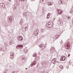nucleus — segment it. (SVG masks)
I'll list each match as a JSON object with an SVG mask.
<instances>
[{"label": "nucleus", "instance_id": "nucleus-1", "mask_svg": "<svg viewBox=\"0 0 73 73\" xmlns=\"http://www.w3.org/2000/svg\"><path fill=\"white\" fill-rule=\"evenodd\" d=\"M52 23L51 21L49 22L48 23H46L47 27H48V28H51V27H52Z\"/></svg>", "mask_w": 73, "mask_h": 73}, {"label": "nucleus", "instance_id": "nucleus-2", "mask_svg": "<svg viewBox=\"0 0 73 73\" xmlns=\"http://www.w3.org/2000/svg\"><path fill=\"white\" fill-rule=\"evenodd\" d=\"M13 17L12 16H10L8 17L7 20L9 23H11L12 21V19Z\"/></svg>", "mask_w": 73, "mask_h": 73}, {"label": "nucleus", "instance_id": "nucleus-3", "mask_svg": "<svg viewBox=\"0 0 73 73\" xmlns=\"http://www.w3.org/2000/svg\"><path fill=\"white\" fill-rule=\"evenodd\" d=\"M23 46L22 45H19L17 46V49H19V48H20V49H22V48H23Z\"/></svg>", "mask_w": 73, "mask_h": 73}, {"label": "nucleus", "instance_id": "nucleus-4", "mask_svg": "<svg viewBox=\"0 0 73 73\" xmlns=\"http://www.w3.org/2000/svg\"><path fill=\"white\" fill-rule=\"evenodd\" d=\"M57 11L58 12V14H59V15H60V14H61V13H62V10H61L60 9H57Z\"/></svg>", "mask_w": 73, "mask_h": 73}, {"label": "nucleus", "instance_id": "nucleus-5", "mask_svg": "<svg viewBox=\"0 0 73 73\" xmlns=\"http://www.w3.org/2000/svg\"><path fill=\"white\" fill-rule=\"evenodd\" d=\"M10 57L11 58L13 59V57H14V53L13 52H11L10 54Z\"/></svg>", "mask_w": 73, "mask_h": 73}, {"label": "nucleus", "instance_id": "nucleus-6", "mask_svg": "<svg viewBox=\"0 0 73 73\" xmlns=\"http://www.w3.org/2000/svg\"><path fill=\"white\" fill-rule=\"evenodd\" d=\"M46 0H40V2L42 4H44L45 3H46Z\"/></svg>", "mask_w": 73, "mask_h": 73}, {"label": "nucleus", "instance_id": "nucleus-7", "mask_svg": "<svg viewBox=\"0 0 73 73\" xmlns=\"http://www.w3.org/2000/svg\"><path fill=\"white\" fill-rule=\"evenodd\" d=\"M66 59V57L65 56H63L61 58V61H65Z\"/></svg>", "mask_w": 73, "mask_h": 73}, {"label": "nucleus", "instance_id": "nucleus-8", "mask_svg": "<svg viewBox=\"0 0 73 73\" xmlns=\"http://www.w3.org/2000/svg\"><path fill=\"white\" fill-rule=\"evenodd\" d=\"M56 58H54L52 61V63H53V64H56Z\"/></svg>", "mask_w": 73, "mask_h": 73}, {"label": "nucleus", "instance_id": "nucleus-9", "mask_svg": "<svg viewBox=\"0 0 73 73\" xmlns=\"http://www.w3.org/2000/svg\"><path fill=\"white\" fill-rule=\"evenodd\" d=\"M50 13H48L47 15V17H46V19H49V17H50Z\"/></svg>", "mask_w": 73, "mask_h": 73}, {"label": "nucleus", "instance_id": "nucleus-10", "mask_svg": "<svg viewBox=\"0 0 73 73\" xmlns=\"http://www.w3.org/2000/svg\"><path fill=\"white\" fill-rule=\"evenodd\" d=\"M23 38L22 37V36H19V39L18 40L19 41H22L23 40Z\"/></svg>", "mask_w": 73, "mask_h": 73}, {"label": "nucleus", "instance_id": "nucleus-11", "mask_svg": "<svg viewBox=\"0 0 73 73\" xmlns=\"http://www.w3.org/2000/svg\"><path fill=\"white\" fill-rule=\"evenodd\" d=\"M64 46H66V47H69V43L68 42L66 44H65Z\"/></svg>", "mask_w": 73, "mask_h": 73}, {"label": "nucleus", "instance_id": "nucleus-12", "mask_svg": "<svg viewBox=\"0 0 73 73\" xmlns=\"http://www.w3.org/2000/svg\"><path fill=\"white\" fill-rule=\"evenodd\" d=\"M10 44L12 45L13 43V42L12 41V40H11L9 42Z\"/></svg>", "mask_w": 73, "mask_h": 73}, {"label": "nucleus", "instance_id": "nucleus-13", "mask_svg": "<svg viewBox=\"0 0 73 73\" xmlns=\"http://www.w3.org/2000/svg\"><path fill=\"white\" fill-rule=\"evenodd\" d=\"M8 44L7 43H5V46H8Z\"/></svg>", "mask_w": 73, "mask_h": 73}, {"label": "nucleus", "instance_id": "nucleus-14", "mask_svg": "<svg viewBox=\"0 0 73 73\" xmlns=\"http://www.w3.org/2000/svg\"><path fill=\"white\" fill-rule=\"evenodd\" d=\"M59 68H61V69H63V68H64V67H63V66H62V65H60L59 66Z\"/></svg>", "mask_w": 73, "mask_h": 73}, {"label": "nucleus", "instance_id": "nucleus-15", "mask_svg": "<svg viewBox=\"0 0 73 73\" xmlns=\"http://www.w3.org/2000/svg\"><path fill=\"white\" fill-rule=\"evenodd\" d=\"M44 29H41V32L42 33H43L44 32Z\"/></svg>", "mask_w": 73, "mask_h": 73}, {"label": "nucleus", "instance_id": "nucleus-16", "mask_svg": "<svg viewBox=\"0 0 73 73\" xmlns=\"http://www.w3.org/2000/svg\"><path fill=\"white\" fill-rule=\"evenodd\" d=\"M20 1H27V0H19Z\"/></svg>", "mask_w": 73, "mask_h": 73}, {"label": "nucleus", "instance_id": "nucleus-17", "mask_svg": "<svg viewBox=\"0 0 73 73\" xmlns=\"http://www.w3.org/2000/svg\"><path fill=\"white\" fill-rule=\"evenodd\" d=\"M33 57H36V56H37V55L35 53H34V55H33Z\"/></svg>", "mask_w": 73, "mask_h": 73}, {"label": "nucleus", "instance_id": "nucleus-18", "mask_svg": "<svg viewBox=\"0 0 73 73\" xmlns=\"http://www.w3.org/2000/svg\"><path fill=\"white\" fill-rule=\"evenodd\" d=\"M53 4V3H52V2H50L49 3V5H52V4Z\"/></svg>", "mask_w": 73, "mask_h": 73}, {"label": "nucleus", "instance_id": "nucleus-19", "mask_svg": "<svg viewBox=\"0 0 73 73\" xmlns=\"http://www.w3.org/2000/svg\"><path fill=\"white\" fill-rule=\"evenodd\" d=\"M23 15L24 16H27V13L26 12H25L24 13Z\"/></svg>", "mask_w": 73, "mask_h": 73}, {"label": "nucleus", "instance_id": "nucleus-20", "mask_svg": "<svg viewBox=\"0 0 73 73\" xmlns=\"http://www.w3.org/2000/svg\"><path fill=\"white\" fill-rule=\"evenodd\" d=\"M59 3L60 4H62V2L60 0L59 1Z\"/></svg>", "mask_w": 73, "mask_h": 73}, {"label": "nucleus", "instance_id": "nucleus-21", "mask_svg": "<svg viewBox=\"0 0 73 73\" xmlns=\"http://www.w3.org/2000/svg\"><path fill=\"white\" fill-rule=\"evenodd\" d=\"M23 51H24V53H26V52H27V50L25 49L23 50Z\"/></svg>", "mask_w": 73, "mask_h": 73}, {"label": "nucleus", "instance_id": "nucleus-22", "mask_svg": "<svg viewBox=\"0 0 73 73\" xmlns=\"http://www.w3.org/2000/svg\"><path fill=\"white\" fill-rule=\"evenodd\" d=\"M22 52V49L21 48L19 50V53H21Z\"/></svg>", "mask_w": 73, "mask_h": 73}, {"label": "nucleus", "instance_id": "nucleus-23", "mask_svg": "<svg viewBox=\"0 0 73 73\" xmlns=\"http://www.w3.org/2000/svg\"><path fill=\"white\" fill-rule=\"evenodd\" d=\"M25 56H22V60H25Z\"/></svg>", "mask_w": 73, "mask_h": 73}, {"label": "nucleus", "instance_id": "nucleus-24", "mask_svg": "<svg viewBox=\"0 0 73 73\" xmlns=\"http://www.w3.org/2000/svg\"><path fill=\"white\" fill-rule=\"evenodd\" d=\"M0 5H2V6H1L2 7H3V5H4V4H3V3H1L0 4Z\"/></svg>", "mask_w": 73, "mask_h": 73}, {"label": "nucleus", "instance_id": "nucleus-25", "mask_svg": "<svg viewBox=\"0 0 73 73\" xmlns=\"http://www.w3.org/2000/svg\"><path fill=\"white\" fill-rule=\"evenodd\" d=\"M39 47H40V48H42V45H40V46H39Z\"/></svg>", "mask_w": 73, "mask_h": 73}, {"label": "nucleus", "instance_id": "nucleus-26", "mask_svg": "<svg viewBox=\"0 0 73 73\" xmlns=\"http://www.w3.org/2000/svg\"><path fill=\"white\" fill-rule=\"evenodd\" d=\"M61 0V1L63 3V1H64V0Z\"/></svg>", "mask_w": 73, "mask_h": 73}, {"label": "nucleus", "instance_id": "nucleus-27", "mask_svg": "<svg viewBox=\"0 0 73 73\" xmlns=\"http://www.w3.org/2000/svg\"><path fill=\"white\" fill-rule=\"evenodd\" d=\"M21 22H22V21L23 22V19H21Z\"/></svg>", "mask_w": 73, "mask_h": 73}, {"label": "nucleus", "instance_id": "nucleus-28", "mask_svg": "<svg viewBox=\"0 0 73 73\" xmlns=\"http://www.w3.org/2000/svg\"><path fill=\"white\" fill-rule=\"evenodd\" d=\"M20 24L21 25V24H22V23H21V22H20Z\"/></svg>", "mask_w": 73, "mask_h": 73}, {"label": "nucleus", "instance_id": "nucleus-29", "mask_svg": "<svg viewBox=\"0 0 73 73\" xmlns=\"http://www.w3.org/2000/svg\"><path fill=\"white\" fill-rule=\"evenodd\" d=\"M33 65H35V64L33 63Z\"/></svg>", "mask_w": 73, "mask_h": 73}, {"label": "nucleus", "instance_id": "nucleus-30", "mask_svg": "<svg viewBox=\"0 0 73 73\" xmlns=\"http://www.w3.org/2000/svg\"><path fill=\"white\" fill-rule=\"evenodd\" d=\"M42 45V47H43L44 46V45L43 44H41Z\"/></svg>", "mask_w": 73, "mask_h": 73}, {"label": "nucleus", "instance_id": "nucleus-31", "mask_svg": "<svg viewBox=\"0 0 73 73\" xmlns=\"http://www.w3.org/2000/svg\"><path fill=\"white\" fill-rule=\"evenodd\" d=\"M37 32V30H36V31H35L34 32V33H35V32Z\"/></svg>", "mask_w": 73, "mask_h": 73}, {"label": "nucleus", "instance_id": "nucleus-32", "mask_svg": "<svg viewBox=\"0 0 73 73\" xmlns=\"http://www.w3.org/2000/svg\"><path fill=\"white\" fill-rule=\"evenodd\" d=\"M20 22H21V23H23V22L22 21V22H21V21Z\"/></svg>", "mask_w": 73, "mask_h": 73}, {"label": "nucleus", "instance_id": "nucleus-33", "mask_svg": "<svg viewBox=\"0 0 73 73\" xmlns=\"http://www.w3.org/2000/svg\"><path fill=\"white\" fill-rule=\"evenodd\" d=\"M68 19H70V17H68Z\"/></svg>", "mask_w": 73, "mask_h": 73}, {"label": "nucleus", "instance_id": "nucleus-34", "mask_svg": "<svg viewBox=\"0 0 73 73\" xmlns=\"http://www.w3.org/2000/svg\"><path fill=\"white\" fill-rule=\"evenodd\" d=\"M60 20H61V19H60Z\"/></svg>", "mask_w": 73, "mask_h": 73}, {"label": "nucleus", "instance_id": "nucleus-35", "mask_svg": "<svg viewBox=\"0 0 73 73\" xmlns=\"http://www.w3.org/2000/svg\"><path fill=\"white\" fill-rule=\"evenodd\" d=\"M44 48H45V46H44Z\"/></svg>", "mask_w": 73, "mask_h": 73}, {"label": "nucleus", "instance_id": "nucleus-36", "mask_svg": "<svg viewBox=\"0 0 73 73\" xmlns=\"http://www.w3.org/2000/svg\"><path fill=\"white\" fill-rule=\"evenodd\" d=\"M14 72H15V71H13V73H15Z\"/></svg>", "mask_w": 73, "mask_h": 73}, {"label": "nucleus", "instance_id": "nucleus-37", "mask_svg": "<svg viewBox=\"0 0 73 73\" xmlns=\"http://www.w3.org/2000/svg\"><path fill=\"white\" fill-rule=\"evenodd\" d=\"M9 0V1H11V0Z\"/></svg>", "mask_w": 73, "mask_h": 73}, {"label": "nucleus", "instance_id": "nucleus-38", "mask_svg": "<svg viewBox=\"0 0 73 73\" xmlns=\"http://www.w3.org/2000/svg\"><path fill=\"white\" fill-rule=\"evenodd\" d=\"M26 69H27V68H26Z\"/></svg>", "mask_w": 73, "mask_h": 73}, {"label": "nucleus", "instance_id": "nucleus-39", "mask_svg": "<svg viewBox=\"0 0 73 73\" xmlns=\"http://www.w3.org/2000/svg\"><path fill=\"white\" fill-rule=\"evenodd\" d=\"M72 23H73V21H72Z\"/></svg>", "mask_w": 73, "mask_h": 73}, {"label": "nucleus", "instance_id": "nucleus-40", "mask_svg": "<svg viewBox=\"0 0 73 73\" xmlns=\"http://www.w3.org/2000/svg\"><path fill=\"white\" fill-rule=\"evenodd\" d=\"M59 22H60V21H59Z\"/></svg>", "mask_w": 73, "mask_h": 73}, {"label": "nucleus", "instance_id": "nucleus-41", "mask_svg": "<svg viewBox=\"0 0 73 73\" xmlns=\"http://www.w3.org/2000/svg\"><path fill=\"white\" fill-rule=\"evenodd\" d=\"M67 20H69V19H67Z\"/></svg>", "mask_w": 73, "mask_h": 73}, {"label": "nucleus", "instance_id": "nucleus-42", "mask_svg": "<svg viewBox=\"0 0 73 73\" xmlns=\"http://www.w3.org/2000/svg\"><path fill=\"white\" fill-rule=\"evenodd\" d=\"M42 49H44V48H42Z\"/></svg>", "mask_w": 73, "mask_h": 73}, {"label": "nucleus", "instance_id": "nucleus-43", "mask_svg": "<svg viewBox=\"0 0 73 73\" xmlns=\"http://www.w3.org/2000/svg\"><path fill=\"white\" fill-rule=\"evenodd\" d=\"M60 43H61V42H60Z\"/></svg>", "mask_w": 73, "mask_h": 73}]
</instances>
